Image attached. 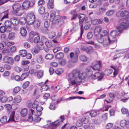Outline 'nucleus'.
I'll list each match as a JSON object with an SVG mask.
<instances>
[{
	"instance_id": "f257e3e1",
	"label": "nucleus",
	"mask_w": 129,
	"mask_h": 129,
	"mask_svg": "<svg viewBox=\"0 0 129 129\" xmlns=\"http://www.w3.org/2000/svg\"><path fill=\"white\" fill-rule=\"evenodd\" d=\"M79 71L78 70H74L68 75V80L70 83L73 85L76 83H81V78L78 77Z\"/></svg>"
},
{
	"instance_id": "f03ea898",
	"label": "nucleus",
	"mask_w": 129,
	"mask_h": 129,
	"mask_svg": "<svg viewBox=\"0 0 129 129\" xmlns=\"http://www.w3.org/2000/svg\"><path fill=\"white\" fill-rule=\"evenodd\" d=\"M108 33L106 30L102 31L100 34L101 37L98 39V42L102 44L105 47L107 46L110 43V38L109 36L107 35Z\"/></svg>"
},
{
	"instance_id": "7ed1b4c3",
	"label": "nucleus",
	"mask_w": 129,
	"mask_h": 129,
	"mask_svg": "<svg viewBox=\"0 0 129 129\" xmlns=\"http://www.w3.org/2000/svg\"><path fill=\"white\" fill-rule=\"evenodd\" d=\"M86 73L87 77L90 78L92 80H94L97 78L98 81H101L103 77V74L98 72L96 73L94 75H92V71L90 69L87 70Z\"/></svg>"
},
{
	"instance_id": "20e7f679",
	"label": "nucleus",
	"mask_w": 129,
	"mask_h": 129,
	"mask_svg": "<svg viewBox=\"0 0 129 129\" xmlns=\"http://www.w3.org/2000/svg\"><path fill=\"white\" fill-rule=\"evenodd\" d=\"M24 21L23 23H25L27 22L28 25H31L33 24L35 19V16L34 13L32 12L28 13L27 15L26 18H23Z\"/></svg>"
},
{
	"instance_id": "39448f33",
	"label": "nucleus",
	"mask_w": 129,
	"mask_h": 129,
	"mask_svg": "<svg viewBox=\"0 0 129 129\" xmlns=\"http://www.w3.org/2000/svg\"><path fill=\"white\" fill-rule=\"evenodd\" d=\"M85 17V15L83 14H80L78 16L79 23L80 24H81V32L80 34V37H78V40H80L82 39V35L84 31L83 26L82 23L84 21V19Z\"/></svg>"
},
{
	"instance_id": "423d86ee",
	"label": "nucleus",
	"mask_w": 129,
	"mask_h": 129,
	"mask_svg": "<svg viewBox=\"0 0 129 129\" xmlns=\"http://www.w3.org/2000/svg\"><path fill=\"white\" fill-rule=\"evenodd\" d=\"M119 33L117 30H114L111 31L110 34L111 36L109 37L110 38L109 44H112L114 42L116 43L117 40L116 38L119 36Z\"/></svg>"
},
{
	"instance_id": "0eeeda50",
	"label": "nucleus",
	"mask_w": 129,
	"mask_h": 129,
	"mask_svg": "<svg viewBox=\"0 0 129 129\" xmlns=\"http://www.w3.org/2000/svg\"><path fill=\"white\" fill-rule=\"evenodd\" d=\"M50 20L53 24L58 23L59 25H61L63 23V21L60 20V17L58 16H55L53 18H50Z\"/></svg>"
},
{
	"instance_id": "6e6552de",
	"label": "nucleus",
	"mask_w": 129,
	"mask_h": 129,
	"mask_svg": "<svg viewBox=\"0 0 129 129\" xmlns=\"http://www.w3.org/2000/svg\"><path fill=\"white\" fill-rule=\"evenodd\" d=\"M34 4L35 3L34 2H30L28 1H25L23 2L22 6L24 9H27L30 7L33 6Z\"/></svg>"
},
{
	"instance_id": "1a4fd4ad",
	"label": "nucleus",
	"mask_w": 129,
	"mask_h": 129,
	"mask_svg": "<svg viewBox=\"0 0 129 129\" xmlns=\"http://www.w3.org/2000/svg\"><path fill=\"white\" fill-rule=\"evenodd\" d=\"M93 66L91 68L93 70H96L99 69L101 66V62L100 61H94L93 63Z\"/></svg>"
},
{
	"instance_id": "9d476101",
	"label": "nucleus",
	"mask_w": 129,
	"mask_h": 129,
	"mask_svg": "<svg viewBox=\"0 0 129 129\" xmlns=\"http://www.w3.org/2000/svg\"><path fill=\"white\" fill-rule=\"evenodd\" d=\"M3 60L5 63H9L11 65L13 64L14 61L12 58L7 56H5L3 58Z\"/></svg>"
},
{
	"instance_id": "9b49d317",
	"label": "nucleus",
	"mask_w": 129,
	"mask_h": 129,
	"mask_svg": "<svg viewBox=\"0 0 129 129\" xmlns=\"http://www.w3.org/2000/svg\"><path fill=\"white\" fill-rule=\"evenodd\" d=\"M41 41L44 42L47 47L48 48L52 46V44L50 42L47 38L44 36L42 37L41 38Z\"/></svg>"
},
{
	"instance_id": "f8f14e48",
	"label": "nucleus",
	"mask_w": 129,
	"mask_h": 129,
	"mask_svg": "<svg viewBox=\"0 0 129 129\" xmlns=\"http://www.w3.org/2000/svg\"><path fill=\"white\" fill-rule=\"evenodd\" d=\"M8 13L5 12L0 14V21H3L4 19L8 18Z\"/></svg>"
},
{
	"instance_id": "ddd939ff",
	"label": "nucleus",
	"mask_w": 129,
	"mask_h": 129,
	"mask_svg": "<svg viewBox=\"0 0 129 129\" xmlns=\"http://www.w3.org/2000/svg\"><path fill=\"white\" fill-rule=\"evenodd\" d=\"M120 16L121 17L127 16L125 19L128 21H129V13L128 11L126 10L122 11L120 14Z\"/></svg>"
},
{
	"instance_id": "4468645a",
	"label": "nucleus",
	"mask_w": 129,
	"mask_h": 129,
	"mask_svg": "<svg viewBox=\"0 0 129 129\" xmlns=\"http://www.w3.org/2000/svg\"><path fill=\"white\" fill-rule=\"evenodd\" d=\"M5 27L8 29L7 30L10 31L12 29L11 27L12 23L9 20H7L5 22Z\"/></svg>"
},
{
	"instance_id": "2eb2a0df",
	"label": "nucleus",
	"mask_w": 129,
	"mask_h": 129,
	"mask_svg": "<svg viewBox=\"0 0 129 129\" xmlns=\"http://www.w3.org/2000/svg\"><path fill=\"white\" fill-rule=\"evenodd\" d=\"M44 74V71L41 70H39L37 72L34 73V75L35 76H37L38 79L42 78Z\"/></svg>"
},
{
	"instance_id": "dca6fc26",
	"label": "nucleus",
	"mask_w": 129,
	"mask_h": 129,
	"mask_svg": "<svg viewBox=\"0 0 129 129\" xmlns=\"http://www.w3.org/2000/svg\"><path fill=\"white\" fill-rule=\"evenodd\" d=\"M60 122L59 120H58L52 122L50 126V128L52 129L56 128L60 124Z\"/></svg>"
},
{
	"instance_id": "f3484780",
	"label": "nucleus",
	"mask_w": 129,
	"mask_h": 129,
	"mask_svg": "<svg viewBox=\"0 0 129 129\" xmlns=\"http://www.w3.org/2000/svg\"><path fill=\"white\" fill-rule=\"evenodd\" d=\"M34 28L36 29H38L40 26L41 22L38 19L35 20L34 22Z\"/></svg>"
},
{
	"instance_id": "a211bd4d",
	"label": "nucleus",
	"mask_w": 129,
	"mask_h": 129,
	"mask_svg": "<svg viewBox=\"0 0 129 129\" xmlns=\"http://www.w3.org/2000/svg\"><path fill=\"white\" fill-rule=\"evenodd\" d=\"M99 114V111L94 110L91 111L90 112V115L92 117H95Z\"/></svg>"
},
{
	"instance_id": "6ab92c4d",
	"label": "nucleus",
	"mask_w": 129,
	"mask_h": 129,
	"mask_svg": "<svg viewBox=\"0 0 129 129\" xmlns=\"http://www.w3.org/2000/svg\"><path fill=\"white\" fill-rule=\"evenodd\" d=\"M10 20L12 24L14 25H17L19 23V21L15 17H12L10 18Z\"/></svg>"
},
{
	"instance_id": "aec40b11",
	"label": "nucleus",
	"mask_w": 129,
	"mask_h": 129,
	"mask_svg": "<svg viewBox=\"0 0 129 129\" xmlns=\"http://www.w3.org/2000/svg\"><path fill=\"white\" fill-rule=\"evenodd\" d=\"M70 14L73 15V17L71 18V20H74L75 19L78 15L77 12L75 10H73L70 11Z\"/></svg>"
},
{
	"instance_id": "412c9836",
	"label": "nucleus",
	"mask_w": 129,
	"mask_h": 129,
	"mask_svg": "<svg viewBox=\"0 0 129 129\" xmlns=\"http://www.w3.org/2000/svg\"><path fill=\"white\" fill-rule=\"evenodd\" d=\"M87 73L86 72H83L82 73H80L79 72V74L78 76V77L81 78V82L82 80L85 79L86 77H87Z\"/></svg>"
},
{
	"instance_id": "4be33fe9",
	"label": "nucleus",
	"mask_w": 129,
	"mask_h": 129,
	"mask_svg": "<svg viewBox=\"0 0 129 129\" xmlns=\"http://www.w3.org/2000/svg\"><path fill=\"white\" fill-rule=\"evenodd\" d=\"M28 113L27 109L26 108H24L22 109L21 111L20 114L22 117H25L26 115Z\"/></svg>"
},
{
	"instance_id": "5701e85b",
	"label": "nucleus",
	"mask_w": 129,
	"mask_h": 129,
	"mask_svg": "<svg viewBox=\"0 0 129 129\" xmlns=\"http://www.w3.org/2000/svg\"><path fill=\"white\" fill-rule=\"evenodd\" d=\"M30 111L32 115H34L36 116H39L41 115L42 114L41 112L36 111V112H35L34 110L32 109H30Z\"/></svg>"
},
{
	"instance_id": "b1692460",
	"label": "nucleus",
	"mask_w": 129,
	"mask_h": 129,
	"mask_svg": "<svg viewBox=\"0 0 129 129\" xmlns=\"http://www.w3.org/2000/svg\"><path fill=\"white\" fill-rule=\"evenodd\" d=\"M21 6L20 4L18 3L15 4H14L12 6V8L15 11L19 10L20 9Z\"/></svg>"
},
{
	"instance_id": "393cba45",
	"label": "nucleus",
	"mask_w": 129,
	"mask_h": 129,
	"mask_svg": "<svg viewBox=\"0 0 129 129\" xmlns=\"http://www.w3.org/2000/svg\"><path fill=\"white\" fill-rule=\"evenodd\" d=\"M20 32L21 35L24 37L27 34V31L24 27H22L20 28Z\"/></svg>"
},
{
	"instance_id": "a878e982",
	"label": "nucleus",
	"mask_w": 129,
	"mask_h": 129,
	"mask_svg": "<svg viewBox=\"0 0 129 129\" xmlns=\"http://www.w3.org/2000/svg\"><path fill=\"white\" fill-rule=\"evenodd\" d=\"M40 50L36 46L32 48L31 50L32 53L34 55L38 54Z\"/></svg>"
},
{
	"instance_id": "bb28decb",
	"label": "nucleus",
	"mask_w": 129,
	"mask_h": 129,
	"mask_svg": "<svg viewBox=\"0 0 129 129\" xmlns=\"http://www.w3.org/2000/svg\"><path fill=\"white\" fill-rule=\"evenodd\" d=\"M37 62L40 64H42L44 62V60L42 56L41 55H39L38 56L37 58Z\"/></svg>"
},
{
	"instance_id": "cd10ccee",
	"label": "nucleus",
	"mask_w": 129,
	"mask_h": 129,
	"mask_svg": "<svg viewBox=\"0 0 129 129\" xmlns=\"http://www.w3.org/2000/svg\"><path fill=\"white\" fill-rule=\"evenodd\" d=\"M84 44L85 43H81L79 44V48L82 51H85L87 47V46H85L84 45Z\"/></svg>"
},
{
	"instance_id": "c85d7f7f",
	"label": "nucleus",
	"mask_w": 129,
	"mask_h": 129,
	"mask_svg": "<svg viewBox=\"0 0 129 129\" xmlns=\"http://www.w3.org/2000/svg\"><path fill=\"white\" fill-rule=\"evenodd\" d=\"M70 58L72 59V61L74 62H76L77 60V57L74 56V54L73 52H71L70 54Z\"/></svg>"
},
{
	"instance_id": "c756f323",
	"label": "nucleus",
	"mask_w": 129,
	"mask_h": 129,
	"mask_svg": "<svg viewBox=\"0 0 129 129\" xmlns=\"http://www.w3.org/2000/svg\"><path fill=\"white\" fill-rule=\"evenodd\" d=\"M85 51L88 54L91 53L93 52V48L90 46H87Z\"/></svg>"
},
{
	"instance_id": "7c9ffc66",
	"label": "nucleus",
	"mask_w": 129,
	"mask_h": 129,
	"mask_svg": "<svg viewBox=\"0 0 129 129\" xmlns=\"http://www.w3.org/2000/svg\"><path fill=\"white\" fill-rule=\"evenodd\" d=\"M21 97L19 95H17L13 99V103H18L21 101Z\"/></svg>"
},
{
	"instance_id": "2f4dec72",
	"label": "nucleus",
	"mask_w": 129,
	"mask_h": 129,
	"mask_svg": "<svg viewBox=\"0 0 129 129\" xmlns=\"http://www.w3.org/2000/svg\"><path fill=\"white\" fill-rule=\"evenodd\" d=\"M27 52L25 50H22L20 51L19 54L22 57H24L26 55Z\"/></svg>"
},
{
	"instance_id": "473e14b6",
	"label": "nucleus",
	"mask_w": 129,
	"mask_h": 129,
	"mask_svg": "<svg viewBox=\"0 0 129 129\" xmlns=\"http://www.w3.org/2000/svg\"><path fill=\"white\" fill-rule=\"evenodd\" d=\"M64 56L63 53L62 52H60L57 53L55 56V57L58 59H62Z\"/></svg>"
},
{
	"instance_id": "72a5a7b5",
	"label": "nucleus",
	"mask_w": 129,
	"mask_h": 129,
	"mask_svg": "<svg viewBox=\"0 0 129 129\" xmlns=\"http://www.w3.org/2000/svg\"><path fill=\"white\" fill-rule=\"evenodd\" d=\"M44 42L42 41L39 43L36 46L39 50L42 49L44 48V46L43 44Z\"/></svg>"
},
{
	"instance_id": "f704fd0d",
	"label": "nucleus",
	"mask_w": 129,
	"mask_h": 129,
	"mask_svg": "<svg viewBox=\"0 0 129 129\" xmlns=\"http://www.w3.org/2000/svg\"><path fill=\"white\" fill-rule=\"evenodd\" d=\"M106 10V8L104 7H102L99 8L98 13L100 15L105 13Z\"/></svg>"
},
{
	"instance_id": "c9c22d12",
	"label": "nucleus",
	"mask_w": 129,
	"mask_h": 129,
	"mask_svg": "<svg viewBox=\"0 0 129 129\" xmlns=\"http://www.w3.org/2000/svg\"><path fill=\"white\" fill-rule=\"evenodd\" d=\"M53 1L54 0H49L47 5L49 8L52 9L54 7Z\"/></svg>"
},
{
	"instance_id": "e433bc0d",
	"label": "nucleus",
	"mask_w": 129,
	"mask_h": 129,
	"mask_svg": "<svg viewBox=\"0 0 129 129\" xmlns=\"http://www.w3.org/2000/svg\"><path fill=\"white\" fill-rule=\"evenodd\" d=\"M15 36V33L12 32L9 34L8 38L10 40H13L14 39Z\"/></svg>"
},
{
	"instance_id": "4c0bfd02",
	"label": "nucleus",
	"mask_w": 129,
	"mask_h": 129,
	"mask_svg": "<svg viewBox=\"0 0 129 129\" xmlns=\"http://www.w3.org/2000/svg\"><path fill=\"white\" fill-rule=\"evenodd\" d=\"M38 35L37 33L35 32L34 31H31L30 32L29 34L30 38L33 39V38Z\"/></svg>"
},
{
	"instance_id": "58836bf2",
	"label": "nucleus",
	"mask_w": 129,
	"mask_h": 129,
	"mask_svg": "<svg viewBox=\"0 0 129 129\" xmlns=\"http://www.w3.org/2000/svg\"><path fill=\"white\" fill-rule=\"evenodd\" d=\"M15 114V112H14L13 111L12 112L11 114L10 115V118L7 122H8L10 121H15V120L14 119Z\"/></svg>"
},
{
	"instance_id": "ea45409f",
	"label": "nucleus",
	"mask_w": 129,
	"mask_h": 129,
	"mask_svg": "<svg viewBox=\"0 0 129 129\" xmlns=\"http://www.w3.org/2000/svg\"><path fill=\"white\" fill-rule=\"evenodd\" d=\"M127 122L125 120H122L120 121V126L123 127H124L126 126Z\"/></svg>"
},
{
	"instance_id": "a19ab883",
	"label": "nucleus",
	"mask_w": 129,
	"mask_h": 129,
	"mask_svg": "<svg viewBox=\"0 0 129 129\" xmlns=\"http://www.w3.org/2000/svg\"><path fill=\"white\" fill-rule=\"evenodd\" d=\"M102 28L100 26H97L95 27L94 30V33L99 34Z\"/></svg>"
},
{
	"instance_id": "79ce46f5",
	"label": "nucleus",
	"mask_w": 129,
	"mask_h": 129,
	"mask_svg": "<svg viewBox=\"0 0 129 129\" xmlns=\"http://www.w3.org/2000/svg\"><path fill=\"white\" fill-rule=\"evenodd\" d=\"M63 72V70L62 68H59L55 71V73L58 75H59L62 73Z\"/></svg>"
},
{
	"instance_id": "37998d69",
	"label": "nucleus",
	"mask_w": 129,
	"mask_h": 129,
	"mask_svg": "<svg viewBox=\"0 0 129 129\" xmlns=\"http://www.w3.org/2000/svg\"><path fill=\"white\" fill-rule=\"evenodd\" d=\"M81 120L82 123L86 124L88 123L89 119L88 117H84L82 118Z\"/></svg>"
},
{
	"instance_id": "c03bdc74",
	"label": "nucleus",
	"mask_w": 129,
	"mask_h": 129,
	"mask_svg": "<svg viewBox=\"0 0 129 129\" xmlns=\"http://www.w3.org/2000/svg\"><path fill=\"white\" fill-rule=\"evenodd\" d=\"M29 74L28 73H24L22 74L21 76V80H23L27 77Z\"/></svg>"
},
{
	"instance_id": "a18cd8bd",
	"label": "nucleus",
	"mask_w": 129,
	"mask_h": 129,
	"mask_svg": "<svg viewBox=\"0 0 129 129\" xmlns=\"http://www.w3.org/2000/svg\"><path fill=\"white\" fill-rule=\"evenodd\" d=\"M39 103L38 102L36 101H35L32 104L31 107L32 108L34 109H36L37 107L39 106Z\"/></svg>"
},
{
	"instance_id": "49530a36",
	"label": "nucleus",
	"mask_w": 129,
	"mask_h": 129,
	"mask_svg": "<svg viewBox=\"0 0 129 129\" xmlns=\"http://www.w3.org/2000/svg\"><path fill=\"white\" fill-rule=\"evenodd\" d=\"M76 98H77L78 99H85L84 98L80 97V96H77L76 97H74L73 96H71L67 98L66 99V100H71L74 99Z\"/></svg>"
},
{
	"instance_id": "de8ad7c7",
	"label": "nucleus",
	"mask_w": 129,
	"mask_h": 129,
	"mask_svg": "<svg viewBox=\"0 0 129 129\" xmlns=\"http://www.w3.org/2000/svg\"><path fill=\"white\" fill-rule=\"evenodd\" d=\"M45 11V8L42 6L40 7L39 9V12L40 14H43Z\"/></svg>"
},
{
	"instance_id": "09e8293b",
	"label": "nucleus",
	"mask_w": 129,
	"mask_h": 129,
	"mask_svg": "<svg viewBox=\"0 0 129 129\" xmlns=\"http://www.w3.org/2000/svg\"><path fill=\"white\" fill-rule=\"evenodd\" d=\"M114 11L113 10H110L108 11L106 13L107 16H110L112 15L114 13Z\"/></svg>"
},
{
	"instance_id": "8fccbe9b",
	"label": "nucleus",
	"mask_w": 129,
	"mask_h": 129,
	"mask_svg": "<svg viewBox=\"0 0 129 129\" xmlns=\"http://www.w3.org/2000/svg\"><path fill=\"white\" fill-rule=\"evenodd\" d=\"M80 60L82 61H85L87 60V58L85 55H81L79 57Z\"/></svg>"
},
{
	"instance_id": "3c124183",
	"label": "nucleus",
	"mask_w": 129,
	"mask_h": 129,
	"mask_svg": "<svg viewBox=\"0 0 129 129\" xmlns=\"http://www.w3.org/2000/svg\"><path fill=\"white\" fill-rule=\"evenodd\" d=\"M8 29L4 26H2L0 27V32L2 33H4L6 30Z\"/></svg>"
},
{
	"instance_id": "603ef678",
	"label": "nucleus",
	"mask_w": 129,
	"mask_h": 129,
	"mask_svg": "<svg viewBox=\"0 0 129 129\" xmlns=\"http://www.w3.org/2000/svg\"><path fill=\"white\" fill-rule=\"evenodd\" d=\"M53 57V55L51 54H49L46 55L45 56V58L47 59H51Z\"/></svg>"
},
{
	"instance_id": "864d4df0",
	"label": "nucleus",
	"mask_w": 129,
	"mask_h": 129,
	"mask_svg": "<svg viewBox=\"0 0 129 129\" xmlns=\"http://www.w3.org/2000/svg\"><path fill=\"white\" fill-rule=\"evenodd\" d=\"M55 35V33L54 32H50L48 34L49 38H53Z\"/></svg>"
},
{
	"instance_id": "5fc2aeb1",
	"label": "nucleus",
	"mask_w": 129,
	"mask_h": 129,
	"mask_svg": "<svg viewBox=\"0 0 129 129\" xmlns=\"http://www.w3.org/2000/svg\"><path fill=\"white\" fill-rule=\"evenodd\" d=\"M16 11V14L17 16H21L23 13V10L22 9H20L19 10H17Z\"/></svg>"
},
{
	"instance_id": "6e6d98bb",
	"label": "nucleus",
	"mask_w": 129,
	"mask_h": 129,
	"mask_svg": "<svg viewBox=\"0 0 129 129\" xmlns=\"http://www.w3.org/2000/svg\"><path fill=\"white\" fill-rule=\"evenodd\" d=\"M93 36V34L91 32H88L87 35V38L88 39H91Z\"/></svg>"
},
{
	"instance_id": "4d7b16f0",
	"label": "nucleus",
	"mask_w": 129,
	"mask_h": 129,
	"mask_svg": "<svg viewBox=\"0 0 129 129\" xmlns=\"http://www.w3.org/2000/svg\"><path fill=\"white\" fill-rule=\"evenodd\" d=\"M120 26L124 29L127 27V24L126 22H123L121 23Z\"/></svg>"
},
{
	"instance_id": "13d9d810",
	"label": "nucleus",
	"mask_w": 129,
	"mask_h": 129,
	"mask_svg": "<svg viewBox=\"0 0 129 129\" xmlns=\"http://www.w3.org/2000/svg\"><path fill=\"white\" fill-rule=\"evenodd\" d=\"M20 87L17 86L14 88L13 92L15 93H17L20 91Z\"/></svg>"
},
{
	"instance_id": "bf43d9fd",
	"label": "nucleus",
	"mask_w": 129,
	"mask_h": 129,
	"mask_svg": "<svg viewBox=\"0 0 129 129\" xmlns=\"http://www.w3.org/2000/svg\"><path fill=\"white\" fill-rule=\"evenodd\" d=\"M7 117L6 116H4L0 120V121L2 123H4L7 122Z\"/></svg>"
},
{
	"instance_id": "052dcab7",
	"label": "nucleus",
	"mask_w": 129,
	"mask_h": 129,
	"mask_svg": "<svg viewBox=\"0 0 129 129\" xmlns=\"http://www.w3.org/2000/svg\"><path fill=\"white\" fill-rule=\"evenodd\" d=\"M29 82L28 81L25 82L23 84L22 86V87L24 89L26 88L29 86Z\"/></svg>"
},
{
	"instance_id": "680f3d73",
	"label": "nucleus",
	"mask_w": 129,
	"mask_h": 129,
	"mask_svg": "<svg viewBox=\"0 0 129 129\" xmlns=\"http://www.w3.org/2000/svg\"><path fill=\"white\" fill-rule=\"evenodd\" d=\"M40 40V38L39 36H38V35L36 36L34 38V42L35 43H37Z\"/></svg>"
},
{
	"instance_id": "e2e57ef3",
	"label": "nucleus",
	"mask_w": 129,
	"mask_h": 129,
	"mask_svg": "<svg viewBox=\"0 0 129 129\" xmlns=\"http://www.w3.org/2000/svg\"><path fill=\"white\" fill-rule=\"evenodd\" d=\"M66 61L65 59H63L61 60H59V64L63 66L66 63Z\"/></svg>"
},
{
	"instance_id": "0e129e2a",
	"label": "nucleus",
	"mask_w": 129,
	"mask_h": 129,
	"mask_svg": "<svg viewBox=\"0 0 129 129\" xmlns=\"http://www.w3.org/2000/svg\"><path fill=\"white\" fill-rule=\"evenodd\" d=\"M0 100L1 102L3 103H5L7 100V98L6 96H4L1 98Z\"/></svg>"
},
{
	"instance_id": "69168bd1",
	"label": "nucleus",
	"mask_w": 129,
	"mask_h": 129,
	"mask_svg": "<svg viewBox=\"0 0 129 129\" xmlns=\"http://www.w3.org/2000/svg\"><path fill=\"white\" fill-rule=\"evenodd\" d=\"M50 96V94L49 93H45L43 96V99H45V101H46L47 98Z\"/></svg>"
},
{
	"instance_id": "338daca9",
	"label": "nucleus",
	"mask_w": 129,
	"mask_h": 129,
	"mask_svg": "<svg viewBox=\"0 0 129 129\" xmlns=\"http://www.w3.org/2000/svg\"><path fill=\"white\" fill-rule=\"evenodd\" d=\"M49 108L51 110H55L56 108L55 104L53 103H51L49 107Z\"/></svg>"
},
{
	"instance_id": "774afa93",
	"label": "nucleus",
	"mask_w": 129,
	"mask_h": 129,
	"mask_svg": "<svg viewBox=\"0 0 129 129\" xmlns=\"http://www.w3.org/2000/svg\"><path fill=\"white\" fill-rule=\"evenodd\" d=\"M6 45V43L5 42L1 43H0V50L2 49Z\"/></svg>"
}]
</instances>
